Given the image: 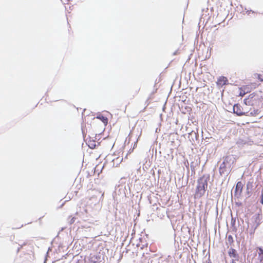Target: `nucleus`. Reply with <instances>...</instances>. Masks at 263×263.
<instances>
[{"label":"nucleus","instance_id":"7","mask_svg":"<svg viewBox=\"0 0 263 263\" xmlns=\"http://www.w3.org/2000/svg\"><path fill=\"white\" fill-rule=\"evenodd\" d=\"M228 254L230 257L233 258V259H234L235 260L238 261L239 260V255L238 254L237 251L235 249L233 248H230L228 251Z\"/></svg>","mask_w":263,"mask_h":263},{"label":"nucleus","instance_id":"32","mask_svg":"<svg viewBox=\"0 0 263 263\" xmlns=\"http://www.w3.org/2000/svg\"><path fill=\"white\" fill-rule=\"evenodd\" d=\"M244 108V110H243V111H249V110H248L247 108Z\"/></svg>","mask_w":263,"mask_h":263},{"label":"nucleus","instance_id":"6","mask_svg":"<svg viewBox=\"0 0 263 263\" xmlns=\"http://www.w3.org/2000/svg\"><path fill=\"white\" fill-rule=\"evenodd\" d=\"M236 160V157L233 155H230L226 156L225 157H223V162L227 165L231 167H232V165L235 162Z\"/></svg>","mask_w":263,"mask_h":263},{"label":"nucleus","instance_id":"28","mask_svg":"<svg viewBox=\"0 0 263 263\" xmlns=\"http://www.w3.org/2000/svg\"><path fill=\"white\" fill-rule=\"evenodd\" d=\"M251 12H252V13H255V12H254V11L251 10H248V11L246 12V13H247L248 15H249V14H250V13Z\"/></svg>","mask_w":263,"mask_h":263},{"label":"nucleus","instance_id":"24","mask_svg":"<svg viewBox=\"0 0 263 263\" xmlns=\"http://www.w3.org/2000/svg\"><path fill=\"white\" fill-rule=\"evenodd\" d=\"M75 220H76V218L75 217H72L70 219V221H69V223L70 224L73 223L74 222V221H75Z\"/></svg>","mask_w":263,"mask_h":263},{"label":"nucleus","instance_id":"26","mask_svg":"<svg viewBox=\"0 0 263 263\" xmlns=\"http://www.w3.org/2000/svg\"><path fill=\"white\" fill-rule=\"evenodd\" d=\"M98 194H99V196H100V200H101V199H102V198H103V196H104V193H102V192H98Z\"/></svg>","mask_w":263,"mask_h":263},{"label":"nucleus","instance_id":"14","mask_svg":"<svg viewBox=\"0 0 263 263\" xmlns=\"http://www.w3.org/2000/svg\"><path fill=\"white\" fill-rule=\"evenodd\" d=\"M88 146L89 148L91 149H93L96 147V141L95 140H89V141L88 142Z\"/></svg>","mask_w":263,"mask_h":263},{"label":"nucleus","instance_id":"25","mask_svg":"<svg viewBox=\"0 0 263 263\" xmlns=\"http://www.w3.org/2000/svg\"><path fill=\"white\" fill-rule=\"evenodd\" d=\"M260 202L261 204H263V190H262V191H261V196H260Z\"/></svg>","mask_w":263,"mask_h":263},{"label":"nucleus","instance_id":"36","mask_svg":"<svg viewBox=\"0 0 263 263\" xmlns=\"http://www.w3.org/2000/svg\"><path fill=\"white\" fill-rule=\"evenodd\" d=\"M236 204H238V205H240L241 203H237Z\"/></svg>","mask_w":263,"mask_h":263},{"label":"nucleus","instance_id":"2","mask_svg":"<svg viewBox=\"0 0 263 263\" xmlns=\"http://www.w3.org/2000/svg\"><path fill=\"white\" fill-rule=\"evenodd\" d=\"M258 99V96L254 92L249 95L248 98H245L243 100V102L246 106H253L256 103L257 100Z\"/></svg>","mask_w":263,"mask_h":263},{"label":"nucleus","instance_id":"8","mask_svg":"<svg viewBox=\"0 0 263 263\" xmlns=\"http://www.w3.org/2000/svg\"><path fill=\"white\" fill-rule=\"evenodd\" d=\"M216 83L218 86L222 87L228 84V80L226 77L221 76L218 78Z\"/></svg>","mask_w":263,"mask_h":263},{"label":"nucleus","instance_id":"17","mask_svg":"<svg viewBox=\"0 0 263 263\" xmlns=\"http://www.w3.org/2000/svg\"><path fill=\"white\" fill-rule=\"evenodd\" d=\"M240 92L239 93V96L243 97L245 94L249 92V91H245V90L243 89V88L241 87L239 88Z\"/></svg>","mask_w":263,"mask_h":263},{"label":"nucleus","instance_id":"18","mask_svg":"<svg viewBox=\"0 0 263 263\" xmlns=\"http://www.w3.org/2000/svg\"><path fill=\"white\" fill-rule=\"evenodd\" d=\"M234 242L233 238L232 235H229L228 237V242L231 245Z\"/></svg>","mask_w":263,"mask_h":263},{"label":"nucleus","instance_id":"16","mask_svg":"<svg viewBox=\"0 0 263 263\" xmlns=\"http://www.w3.org/2000/svg\"><path fill=\"white\" fill-rule=\"evenodd\" d=\"M259 250L258 260H259V263H263V249L259 248Z\"/></svg>","mask_w":263,"mask_h":263},{"label":"nucleus","instance_id":"21","mask_svg":"<svg viewBox=\"0 0 263 263\" xmlns=\"http://www.w3.org/2000/svg\"><path fill=\"white\" fill-rule=\"evenodd\" d=\"M251 184H249V183L247 185V194H248V197H250V192L249 191V186H251Z\"/></svg>","mask_w":263,"mask_h":263},{"label":"nucleus","instance_id":"4","mask_svg":"<svg viewBox=\"0 0 263 263\" xmlns=\"http://www.w3.org/2000/svg\"><path fill=\"white\" fill-rule=\"evenodd\" d=\"M232 170V167H230L228 165H227L223 162L220 164V167L219 168V172L221 176L226 175L227 176L228 174L230 173Z\"/></svg>","mask_w":263,"mask_h":263},{"label":"nucleus","instance_id":"15","mask_svg":"<svg viewBox=\"0 0 263 263\" xmlns=\"http://www.w3.org/2000/svg\"><path fill=\"white\" fill-rule=\"evenodd\" d=\"M255 222L256 223V226L255 227V229L260 224V218L259 214L255 215Z\"/></svg>","mask_w":263,"mask_h":263},{"label":"nucleus","instance_id":"34","mask_svg":"<svg viewBox=\"0 0 263 263\" xmlns=\"http://www.w3.org/2000/svg\"><path fill=\"white\" fill-rule=\"evenodd\" d=\"M177 52H178V51H177H177H175V52L173 53V55H176V54H177Z\"/></svg>","mask_w":263,"mask_h":263},{"label":"nucleus","instance_id":"11","mask_svg":"<svg viewBox=\"0 0 263 263\" xmlns=\"http://www.w3.org/2000/svg\"><path fill=\"white\" fill-rule=\"evenodd\" d=\"M260 111L259 109H255L253 108L252 109L251 108L248 111H246V116H256L259 114Z\"/></svg>","mask_w":263,"mask_h":263},{"label":"nucleus","instance_id":"29","mask_svg":"<svg viewBox=\"0 0 263 263\" xmlns=\"http://www.w3.org/2000/svg\"><path fill=\"white\" fill-rule=\"evenodd\" d=\"M243 90H245V91L248 90L249 91V88L248 86H246L244 88H243Z\"/></svg>","mask_w":263,"mask_h":263},{"label":"nucleus","instance_id":"31","mask_svg":"<svg viewBox=\"0 0 263 263\" xmlns=\"http://www.w3.org/2000/svg\"><path fill=\"white\" fill-rule=\"evenodd\" d=\"M157 88H156L155 90L153 91V92L152 93V95H153L154 94L156 91H157Z\"/></svg>","mask_w":263,"mask_h":263},{"label":"nucleus","instance_id":"10","mask_svg":"<svg viewBox=\"0 0 263 263\" xmlns=\"http://www.w3.org/2000/svg\"><path fill=\"white\" fill-rule=\"evenodd\" d=\"M242 186L241 182H238L236 184L235 192H234V195L235 196H237L240 195L241 194V193L242 192Z\"/></svg>","mask_w":263,"mask_h":263},{"label":"nucleus","instance_id":"5","mask_svg":"<svg viewBox=\"0 0 263 263\" xmlns=\"http://www.w3.org/2000/svg\"><path fill=\"white\" fill-rule=\"evenodd\" d=\"M244 108L239 104H235L233 107V113L238 116H246V111H243Z\"/></svg>","mask_w":263,"mask_h":263},{"label":"nucleus","instance_id":"37","mask_svg":"<svg viewBox=\"0 0 263 263\" xmlns=\"http://www.w3.org/2000/svg\"><path fill=\"white\" fill-rule=\"evenodd\" d=\"M236 204H238V205H240L241 203H237Z\"/></svg>","mask_w":263,"mask_h":263},{"label":"nucleus","instance_id":"27","mask_svg":"<svg viewBox=\"0 0 263 263\" xmlns=\"http://www.w3.org/2000/svg\"><path fill=\"white\" fill-rule=\"evenodd\" d=\"M159 82H160V79H159L158 80H157V79L156 80L155 83L154 85V87H156L157 84Z\"/></svg>","mask_w":263,"mask_h":263},{"label":"nucleus","instance_id":"33","mask_svg":"<svg viewBox=\"0 0 263 263\" xmlns=\"http://www.w3.org/2000/svg\"><path fill=\"white\" fill-rule=\"evenodd\" d=\"M187 165H186V164H185V166H186V168H187V169H189V162H187Z\"/></svg>","mask_w":263,"mask_h":263},{"label":"nucleus","instance_id":"12","mask_svg":"<svg viewBox=\"0 0 263 263\" xmlns=\"http://www.w3.org/2000/svg\"><path fill=\"white\" fill-rule=\"evenodd\" d=\"M101 256L100 255H94L91 258V261L93 263H98L101 262Z\"/></svg>","mask_w":263,"mask_h":263},{"label":"nucleus","instance_id":"30","mask_svg":"<svg viewBox=\"0 0 263 263\" xmlns=\"http://www.w3.org/2000/svg\"><path fill=\"white\" fill-rule=\"evenodd\" d=\"M235 261L236 260H235L234 259H232L231 261V263H236Z\"/></svg>","mask_w":263,"mask_h":263},{"label":"nucleus","instance_id":"20","mask_svg":"<svg viewBox=\"0 0 263 263\" xmlns=\"http://www.w3.org/2000/svg\"><path fill=\"white\" fill-rule=\"evenodd\" d=\"M26 245V243L25 242H24L22 244H20V243H18V245L20 246V247L18 248V249H17V251L16 252L17 253H18L20 251V250L21 249V248L24 246H25Z\"/></svg>","mask_w":263,"mask_h":263},{"label":"nucleus","instance_id":"23","mask_svg":"<svg viewBox=\"0 0 263 263\" xmlns=\"http://www.w3.org/2000/svg\"><path fill=\"white\" fill-rule=\"evenodd\" d=\"M235 221H236L235 218H234L233 217H232L231 224H232V226H234L235 225Z\"/></svg>","mask_w":263,"mask_h":263},{"label":"nucleus","instance_id":"1","mask_svg":"<svg viewBox=\"0 0 263 263\" xmlns=\"http://www.w3.org/2000/svg\"><path fill=\"white\" fill-rule=\"evenodd\" d=\"M209 179V176H203L198 180L195 194V198L199 199L204 195L208 188V182Z\"/></svg>","mask_w":263,"mask_h":263},{"label":"nucleus","instance_id":"13","mask_svg":"<svg viewBox=\"0 0 263 263\" xmlns=\"http://www.w3.org/2000/svg\"><path fill=\"white\" fill-rule=\"evenodd\" d=\"M96 118L100 119L105 124H106L108 123L107 118L102 115H98Z\"/></svg>","mask_w":263,"mask_h":263},{"label":"nucleus","instance_id":"19","mask_svg":"<svg viewBox=\"0 0 263 263\" xmlns=\"http://www.w3.org/2000/svg\"><path fill=\"white\" fill-rule=\"evenodd\" d=\"M190 167H191L192 172L194 173V174H195V167H196V164L194 162H191Z\"/></svg>","mask_w":263,"mask_h":263},{"label":"nucleus","instance_id":"9","mask_svg":"<svg viewBox=\"0 0 263 263\" xmlns=\"http://www.w3.org/2000/svg\"><path fill=\"white\" fill-rule=\"evenodd\" d=\"M198 134L195 131L193 130L189 134V138L192 142H194L195 141L198 140Z\"/></svg>","mask_w":263,"mask_h":263},{"label":"nucleus","instance_id":"3","mask_svg":"<svg viewBox=\"0 0 263 263\" xmlns=\"http://www.w3.org/2000/svg\"><path fill=\"white\" fill-rule=\"evenodd\" d=\"M127 188L129 189V185H127ZM127 191L126 185L125 184H120L115 188V193L122 196H126V192Z\"/></svg>","mask_w":263,"mask_h":263},{"label":"nucleus","instance_id":"22","mask_svg":"<svg viewBox=\"0 0 263 263\" xmlns=\"http://www.w3.org/2000/svg\"><path fill=\"white\" fill-rule=\"evenodd\" d=\"M258 76V79L261 82L263 81V75L261 74H257Z\"/></svg>","mask_w":263,"mask_h":263},{"label":"nucleus","instance_id":"35","mask_svg":"<svg viewBox=\"0 0 263 263\" xmlns=\"http://www.w3.org/2000/svg\"><path fill=\"white\" fill-rule=\"evenodd\" d=\"M137 141L135 142L134 147L135 146H136V143H137Z\"/></svg>","mask_w":263,"mask_h":263}]
</instances>
